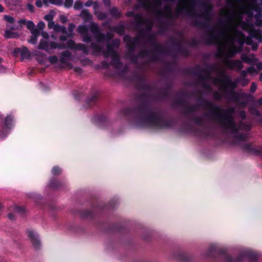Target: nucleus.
Returning <instances> with one entry per match:
<instances>
[{"mask_svg": "<svg viewBox=\"0 0 262 262\" xmlns=\"http://www.w3.org/2000/svg\"><path fill=\"white\" fill-rule=\"evenodd\" d=\"M234 8L228 13L227 20L237 22L236 31H241V29L248 33V37L243 34L244 42L251 46L253 50H256L258 44L252 39L262 42V31L256 28L262 26V9L256 5V0H236Z\"/></svg>", "mask_w": 262, "mask_h": 262, "instance_id": "1", "label": "nucleus"}, {"mask_svg": "<svg viewBox=\"0 0 262 262\" xmlns=\"http://www.w3.org/2000/svg\"><path fill=\"white\" fill-rule=\"evenodd\" d=\"M236 21L233 20L228 21L226 19L223 22L222 29L217 35L210 37V43L217 45L216 56L222 59L225 68L239 71L243 68L242 61L229 59L240 52L242 46L245 43L243 38V33L236 31Z\"/></svg>", "mask_w": 262, "mask_h": 262, "instance_id": "2", "label": "nucleus"}, {"mask_svg": "<svg viewBox=\"0 0 262 262\" xmlns=\"http://www.w3.org/2000/svg\"><path fill=\"white\" fill-rule=\"evenodd\" d=\"M89 28L98 43L104 41L106 42V50H104L103 46L97 43L91 42L90 48L93 50L92 54L94 55L97 53H102L106 58L111 57V61H102V66L105 69H107L110 67L115 68V39L112 40L113 34L109 32L106 34L102 33L98 25L93 21L90 23Z\"/></svg>", "mask_w": 262, "mask_h": 262, "instance_id": "3", "label": "nucleus"}, {"mask_svg": "<svg viewBox=\"0 0 262 262\" xmlns=\"http://www.w3.org/2000/svg\"><path fill=\"white\" fill-rule=\"evenodd\" d=\"M213 83L219 86L220 94L214 95L216 99H220L225 94L229 93V95L232 97L233 100L239 101L240 97H248L249 95L245 93L238 94L234 91L238 83L242 86L246 85L249 80L246 78H237L234 81L231 80L230 77L226 73V70L221 68L218 71L217 77L212 79Z\"/></svg>", "mask_w": 262, "mask_h": 262, "instance_id": "4", "label": "nucleus"}, {"mask_svg": "<svg viewBox=\"0 0 262 262\" xmlns=\"http://www.w3.org/2000/svg\"><path fill=\"white\" fill-rule=\"evenodd\" d=\"M234 112V107L224 110L218 106L214 105L211 107L210 113L213 119L217 121L224 128L232 134L240 130H249L250 127L249 125H245L243 123H240L238 125L235 124L232 117Z\"/></svg>", "mask_w": 262, "mask_h": 262, "instance_id": "5", "label": "nucleus"}, {"mask_svg": "<svg viewBox=\"0 0 262 262\" xmlns=\"http://www.w3.org/2000/svg\"><path fill=\"white\" fill-rule=\"evenodd\" d=\"M13 117L11 115H8L0 123V138H4L9 134V129H10L13 125Z\"/></svg>", "mask_w": 262, "mask_h": 262, "instance_id": "6", "label": "nucleus"}, {"mask_svg": "<svg viewBox=\"0 0 262 262\" xmlns=\"http://www.w3.org/2000/svg\"><path fill=\"white\" fill-rule=\"evenodd\" d=\"M92 121L98 125L104 128H107L112 124L107 115L104 113H100L95 115Z\"/></svg>", "mask_w": 262, "mask_h": 262, "instance_id": "7", "label": "nucleus"}, {"mask_svg": "<svg viewBox=\"0 0 262 262\" xmlns=\"http://www.w3.org/2000/svg\"><path fill=\"white\" fill-rule=\"evenodd\" d=\"M142 6L147 11L158 13L160 10V1L159 0H144Z\"/></svg>", "mask_w": 262, "mask_h": 262, "instance_id": "8", "label": "nucleus"}, {"mask_svg": "<svg viewBox=\"0 0 262 262\" xmlns=\"http://www.w3.org/2000/svg\"><path fill=\"white\" fill-rule=\"evenodd\" d=\"M95 15L99 20H105L101 24V26L103 27H106L110 29L112 31H115V27H111V26L112 19L108 17V14L107 13L99 11L96 12Z\"/></svg>", "mask_w": 262, "mask_h": 262, "instance_id": "9", "label": "nucleus"}, {"mask_svg": "<svg viewBox=\"0 0 262 262\" xmlns=\"http://www.w3.org/2000/svg\"><path fill=\"white\" fill-rule=\"evenodd\" d=\"M100 98V93L99 91L91 92L85 100L87 107H92L96 105Z\"/></svg>", "mask_w": 262, "mask_h": 262, "instance_id": "10", "label": "nucleus"}, {"mask_svg": "<svg viewBox=\"0 0 262 262\" xmlns=\"http://www.w3.org/2000/svg\"><path fill=\"white\" fill-rule=\"evenodd\" d=\"M28 237L31 241L33 247L36 250H39L41 246L40 241L38 235L32 229H28L27 231Z\"/></svg>", "mask_w": 262, "mask_h": 262, "instance_id": "11", "label": "nucleus"}, {"mask_svg": "<svg viewBox=\"0 0 262 262\" xmlns=\"http://www.w3.org/2000/svg\"><path fill=\"white\" fill-rule=\"evenodd\" d=\"M13 54L15 56H17L18 54H20L21 56L20 61H23L25 59H29L31 57V53L26 47H23L21 48H15Z\"/></svg>", "mask_w": 262, "mask_h": 262, "instance_id": "12", "label": "nucleus"}, {"mask_svg": "<svg viewBox=\"0 0 262 262\" xmlns=\"http://www.w3.org/2000/svg\"><path fill=\"white\" fill-rule=\"evenodd\" d=\"M241 59L242 61L252 65H254L257 61L254 54L247 55L243 54L241 56Z\"/></svg>", "mask_w": 262, "mask_h": 262, "instance_id": "13", "label": "nucleus"}, {"mask_svg": "<svg viewBox=\"0 0 262 262\" xmlns=\"http://www.w3.org/2000/svg\"><path fill=\"white\" fill-rule=\"evenodd\" d=\"M72 53L70 51L68 50L63 51L60 54L59 61L63 64H67L68 61L70 59Z\"/></svg>", "mask_w": 262, "mask_h": 262, "instance_id": "14", "label": "nucleus"}, {"mask_svg": "<svg viewBox=\"0 0 262 262\" xmlns=\"http://www.w3.org/2000/svg\"><path fill=\"white\" fill-rule=\"evenodd\" d=\"M79 16L81 18H82L84 22H85V23L90 21L91 20H92V17H93L92 15L90 13L89 10L86 9H83L81 11V12L79 15Z\"/></svg>", "mask_w": 262, "mask_h": 262, "instance_id": "15", "label": "nucleus"}, {"mask_svg": "<svg viewBox=\"0 0 262 262\" xmlns=\"http://www.w3.org/2000/svg\"><path fill=\"white\" fill-rule=\"evenodd\" d=\"M62 186L61 183L55 178H52L49 182V187L52 189H57Z\"/></svg>", "mask_w": 262, "mask_h": 262, "instance_id": "16", "label": "nucleus"}, {"mask_svg": "<svg viewBox=\"0 0 262 262\" xmlns=\"http://www.w3.org/2000/svg\"><path fill=\"white\" fill-rule=\"evenodd\" d=\"M4 36L6 39L17 38L19 37V35L17 32H15L10 30H6L5 31Z\"/></svg>", "mask_w": 262, "mask_h": 262, "instance_id": "17", "label": "nucleus"}, {"mask_svg": "<svg viewBox=\"0 0 262 262\" xmlns=\"http://www.w3.org/2000/svg\"><path fill=\"white\" fill-rule=\"evenodd\" d=\"M124 39L126 41H128V46L130 49H133L136 46L138 41V37L131 38L129 36H125Z\"/></svg>", "mask_w": 262, "mask_h": 262, "instance_id": "18", "label": "nucleus"}, {"mask_svg": "<svg viewBox=\"0 0 262 262\" xmlns=\"http://www.w3.org/2000/svg\"><path fill=\"white\" fill-rule=\"evenodd\" d=\"M80 216L84 219H92L94 216V214L91 210H85L80 212Z\"/></svg>", "mask_w": 262, "mask_h": 262, "instance_id": "19", "label": "nucleus"}, {"mask_svg": "<svg viewBox=\"0 0 262 262\" xmlns=\"http://www.w3.org/2000/svg\"><path fill=\"white\" fill-rule=\"evenodd\" d=\"M49 45L48 41L41 39L38 46V49L39 50H45L46 52H49Z\"/></svg>", "mask_w": 262, "mask_h": 262, "instance_id": "20", "label": "nucleus"}, {"mask_svg": "<svg viewBox=\"0 0 262 262\" xmlns=\"http://www.w3.org/2000/svg\"><path fill=\"white\" fill-rule=\"evenodd\" d=\"M182 3L183 4V8H181L180 3L179 4L177 8V11L178 13L180 12L181 9H188L189 5L191 3V2L189 0H182Z\"/></svg>", "mask_w": 262, "mask_h": 262, "instance_id": "21", "label": "nucleus"}, {"mask_svg": "<svg viewBox=\"0 0 262 262\" xmlns=\"http://www.w3.org/2000/svg\"><path fill=\"white\" fill-rule=\"evenodd\" d=\"M76 50L82 51L85 55H88L89 53L88 47L82 43H78L76 45Z\"/></svg>", "mask_w": 262, "mask_h": 262, "instance_id": "22", "label": "nucleus"}, {"mask_svg": "<svg viewBox=\"0 0 262 262\" xmlns=\"http://www.w3.org/2000/svg\"><path fill=\"white\" fill-rule=\"evenodd\" d=\"M51 172L53 175L58 176L61 173L62 169L58 166H55L52 168Z\"/></svg>", "mask_w": 262, "mask_h": 262, "instance_id": "23", "label": "nucleus"}, {"mask_svg": "<svg viewBox=\"0 0 262 262\" xmlns=\"http://www.w3.org/2000/svg\"><path fill=\"white\" fill-rule=\"evenodd\" d=\"M78 31L79 34L84 35L88 33V28L85 26L81 25L78 27Z\"/></svg>", "mask_w": 262, "mask_h": 262, "instance_id": "24", "label": "nucleus"}, {"mask_svg": "<svg viewBox=\"0 0 262 262\" xmlns=\"http://www.w3.org/2000/svg\"><path fill=\"white\" fill-rule=\"evenodd\" d=\"M67 48H69L70 49H76V44L72 39L69 40L66 43Z\"/></svg>", "mask_w": 262, "mask_h": 262, "instance_id": "25", "label": "nucleus"}, {"mask_svg": "<svg viewBox=\"0 0 262 262\" xmlns=\"http://www.w3.org/2000/svg\"><path fill=\"white\" fill-rule=\"evenodd\" d=\"M4 19L7 22L13 25L14 23L15 19L13 17L9 15H5L4 16Z\"/></svg>", "mask_w": 262, "mask_h": 262, "instance_id": "26", "label": "nucleus"}, {"mask_svg": "<svg viewBox=\"0 0 262 262\" xmlns=\"http://www.w3.org/2000/svg\"><path fill=\"white\" fill-rule=\"evenodd\" d=\"M83 2L80 1H76L74 5V9L75 10H80L83 7Z\"/></svg>", "mask_w": 262, "mask_h": 262, "instance_id": "27", "label": "nucleus"}, {"mask_svg": "<svg viewBox=\"0 0 262 262\" xmlns=\"http://www.w3.org/2000/svg\"><path fill=\"white\" fill-rule=\"evenodd\" d=\"M53 12V11H51L49 14L45 16L44 19L48 21H52L54 16Z\"/></svg>", "mask_w": 262, "mask_h": 262, "instance_id": "28", "label": "nucleus"}, {"mask_svg": "<svg viewBox=\"0 0 262 262\" xmlns=\"http://www.w3.org/2000/svg\"><path fill=\"white\" fill-rule=\"evenodd\" d=\"M149 120L154 123H159L160 121V118L155 114H152L150 117Z\"/></svg>", "mask_w": 262, "mask_h": 262, "instance_id": "29", "label": "nucleus"}, {"mask_svg": "<svg viewBox=\"0 0 262 262\" xmlns=\"http://www.w3.org/2000/svg\"><path fill=\"white\" fill-rule=\"evenodd\" d=\"M48 60H49V61L51 64H53L57 63V61H58V57L55 55H52V56H49Z\"/></svg>", "mask_w": 262, "mask_h": 262, "instance_id": "30", "label": "nucleus"}, {"mask_svg": "<svg viewBox=\"0 0 262 262\" xmlns=\"http://www.w3.org/2000/svg\"><path fill=\"white\" fill-rule=\"evenodd\" d=\"M93 8L94 9V13L95 14L96 12H98L100 11L99 9L100 8V5L97 1H95L93 3Z\"/></svg>", "mask_w": 262, "mask_h": 262, "instance_id": "31", "label": "nucleus"}, {"mask_svg": "<svg viewBox=\"0 0 262 262\" xmlns=\"http://www.w3.org/2000/svg\"><path fill=\"white\" fill-rule=\"evenodd\" d=\"M26 27L27 28V29L28 30H29L30 31L32 30L33 28H35V24L34 23L31 21V20H29V21H27V23H26Z\"/></svg>", "mask_w": 262, "mask_h": 262, "instance_id": "32", "label": "nucleus"}, {"mask_svg": "<svg viewBox=\"0 0 262 262\" xmlns=\"http://www.w3.org/2000/svg\"><path fill=\"white\" fill-rule=\"evenodd\" d=\"M74 97L76 100H80L82 98V96H83V94L81 92H79L78 91H75L73 93Z\"/></svg>", "mask_w": 262, "mask_h": 262, "instance_id": "33", "label": "nucleus"}, {"mask_svg": "<svg viewBox=\"0 0 262 262\" xmlns=\"http://www.w3.org/2000/svg\"><path fill=\"white\" fill-rule=\"evenodd\" d=\"M82 40L84 42L88 43L91 41L92 38L89 34H88V33H86L85 34H84V35L83 36Z\"/></svg>", "mask_w": 262, "mask_h": 262, "instance_id": "34", "label": "nucleus"}, {"mask_svg": "<svg viewBox=\"0 0 262 262\" xmlns=\"http://www.w3.org/2000/svg\"><path fill=\"white\" fill-rule=\"evenodd\" d=\"M14 211L17 213H23L25 212V209L24 207L22 206H16L14 208Z\"/></svg>", "mask_w": 262, "mask_h": 262, "instance_id": "35", "label": "nucleus"}, {"mask_svg": "<svg viewBox=\"0 0 262 262\" xmlns=\"http://www.w3.org/2000/svg\"><path fill=\"white\" fill-rule=\"evenodd\" d=\"M73 4V0H65L64 6L67 8H70Z\"/></svg>", "mask_w": 262, "mask_h": 262, "instance_id": "36", "label": "nucleus"}, {"mask_svg": "<svg viewBox=\"0 0 262 262\" xmlns=\"http://www.w3.org/2000/svg\"><path fill=\"white\" fill-rule=\"evenodd\" d=\"M50 4L57 6H61L63 4V0H51Z\"/></svg>", "mask_w": 262, "mask_h": 262, "instance_id": "37", "label": "nucleus"}, {"mask_svg": "<svg viewBox=\"0 0 262 262\" xmlns=\"http://www.w3.org/2000/svg\"><path fill=\"white\" fill-rule=\"evenodd\" d=\"M30 31L32 36H34L38 37V36L40 34V31L38 29L35 28H33L32 30H30Z\"/></svg>", "mask_w": 262, "mask_h": 262, "instance_id": "38", "label": "nucleus"}, {"mask_svg": "<svg viewBox=\"0 0 262 262\" xmlns=\"http://www.w3.org/2000/svg\"><path fill=\"white\" fill-rule=\"evenodd\" d=\"M247 72L248 73H250L251 74H257V72L256 71V69L253 67H250L247 68Z\"/></svg>", "mask_w": 262, "mask_h": 262, "instance_id": "39", "label": "nucleus"}, {"mask_svg": "<svg viewBox=\"0 0 262 262\" xmlns=\"http://www.w3.org/2000/svg\"><path fill=\"white\" fill-rule=\"evenodd\" d=\"M27 22V20L25 19H20L18 21V24H19V26L20 28H22L23 26L26 25V23Z\"/></svg>", "mask_w": 262, "mask_h": 262, "instance_id": "40", "label": "nucleus"}, {"mask_svg": "<svg viewBox=\"0 0 262 262\" xmlns=\"http://www.w3.org/2000/svg\"><path fill=\"white\" fill-rule=\"evenodd\" d=\"M105 75L108 77H114L115 76V71H110L108 70H107L105 73Z\"/></svg>", "mask_w": 262, "mask_h": 262, "instance_id": "41", "label": "nucleus"}, {"mask_svg": "<svg viewBox=\"0 0 262 262\" xmlns=\"http://www.w3.org/2000/svg\"><path fill=\"white\" fill-rule=\"evenodd\" d=\"M37 39V37L34 36H31L29 42L31 43L32 44L35 45L36 43Z\"/></svg>", "mask_w": 262, "mask_h": 262, "instance_id": "42", "label": "nucleus"}, {"mask_svg": "<svg viewBox=\"0 0 262 262\" xmlns=\"http://www.w3.org/2000/svg\"><path fill=\"white\" fill-rule=\"evenodd\" d=\"M45 23L42 21H39L38 24H37V27H38V29L40 31V30H43V28H45Z\"/></svg>", "mask_w": 262, "mask_h": 262, "instance_id": "43", "label": "nucleus"}, {"mask_svg": "<svg viewBox=\"0 0 262 262\" xmlns=\"http://www.w3.org/2000/svg\"><path fill=\"white\" fill-rule=\"evenodd\" d=\"M57 43L55 41H52L50 43V48L51 49H55L57 48Z\"/></svg>", "mask_w": 262, "mask_h": 262, "instance_id": "44", "label": "nucleus"}, {"mask_svg": "<svg viewBox=\"0 0 262 262\" xmlns=\"http://www.w3.org/2000/svg\"><path fill=\"white\" fill-rule=\"evenodd\" d=\"M103 3L106 8H110L111 7V0H103Z\"/></svg>", "mask_w": 262, "mask_h": 262, "instance_id": "45", "label": "nucleus"}, {"mask_svg": "<svg viewBox=\"0 0 262 262\" xmlns=\"http://www.w3.org/2000/svg\"><path fill=\"white\" fill-rule=\"evenodd\" d=\"M257 89V85L255 84V83L253 82L251 84V87H250V91L251 92L254 93Z\"/></svg>", "mask_w": 262, "mask_h": 262, "instance_id": "46", "label": "nucleus"}, {"mask_svg": "<svg viewBox=\"0 0 262 262\" xmlns=\"http://www.w3.org/2000/svg\"><path fill=\"white\" fill-rule=\"evenodd\" d=\"M94 2L93 0H88L84 4V5L85 7H90L93 5Z\"/></svg>", "mask_w": 262, "mask_h": 262, "instance_id": "47", "label": "nucleus"}, {"mask_svg": "<svg viewBox=\"0 0 262 262\" xmlns=\"http://www.w3.org/2000/svg\"><path fill=\"white\" fill-rule=\"evenodd\" d=\"M27 7L28 9L30 12H33L34 11V7L33 5H32L31 4H30V3L27 4Z\"/></svg>", "mask_w": 262, "mask_h": 262, "instance_id": "48", "label": "nucleus"}, {"mask_svg": "<svg viewBox=\"0 0 262 262\" xmlns=\"http://www.w3.org/2000/svg\"><path fill=\"white\" fill-rule=\"evenodd\" d=\"M57 48L59 49H64L67 48L66 45L63 43H57Z\"/></svg>", "mask_w": 262, "mask_h": 262, "instance_id": "49", "label": "nucleus"}, {"mask_svg": "<svg viewBox=\"0 0 262 262\" xmlns=\"http://www.w3.org/2000/svg\"><path fill=\"white\" fill-rule=\"evenodd\" d=\"M60 20L62 23L64 24L67 21V18L64 15H61L60 16Z\"/></svg>", "mask_w": 262, "mask_h": 262, "instance_id": "50", "label": "nucleus"}, {"mask_svg": "<svg viewBox=\"0 0 262 262\" xmlns=\"http://www.w3.org/2000/svg\"><path fill=\"white\" fill-rule=\"evenodd\" d=\"M250 112L252 114H254L255 115L258 116V115H259V112L258 111H257V110H256L255 109H254V108H253L252 107L250 108Z\"/></svg>", "mask_w": 262, "mask_h": 262, "instance_id": "51", "label": "nucleus"}, {"mask_svg": "<svg viewBox=\"0 0 262 262\" xmlns=\"http://www.w3.org/2000/svg\"><path fill=\"white\" fill-rule=\"evenodd\" d=\"M42 3L41 0H37L35 2L36 6L38 8H40L42 6Z\"/></svg>", "mask_w": 262, "mask_h": 262, "instance_id": "52", "label": "nucleus"}, {"mask_svg": "<svg viewBox=\"0 0 262 262\" xmlns=\"http://www.w3.org/2000/svg\"><path fill=\"white\" fill-rule=\"evenodd\" d=\"M247 73H248L247 70L246 71V70L242 71L241 72V78H246Z\"/></svg>", "mask_w": 262, "mask_h": 262, "instance_id": "53", "label": "nucleus"}, {"mask_svg": "<svg viewBox=\"0 0 262 262\" xmlns=\"http://www.w3.org/2000/svg\"><path fill=\"white\" fill-rule=\"evenodd\" d=\"M7 27L9 28V30H10L12 31L13 30H18L19 29L18 26H15L14 25L12 26H7Z\"/></svg>", "mask_w": 262, "mask_h": 262, "instance_id": "54", "label": "nucleus"}, {"mask_svg": "<svg viewBox=\"0 0 262 262\" xmlns=\"http://www.w3.org/2000/svg\"><path fill=\"white\" fill-rule=\"evenodd\" d=\"M110 13L112 17H115V7H112L110 9Z\"/></svg>", "mask_w": 262, "mask_h": 262, "instance_id": "55", "label": "nucleus"}, {"mask_svg": "<svg viewBox=\"0 0 262 262\" xmlns=\"http://www.w3.org/2000/svg\"><path fill=\"white\" fill-rule=\"evenodd\" d=\"M256 68L258 71L262 70V62H259L256 64Z\"/></svg>", "mask_w": 262, "mask_h": 262, "instance_id": "56", "label": "nucleus"}, {"mask_svg": "<svg viewBox=\"0 0 262 262\" xmlns=\"http://www.w3.org/2000/svg\"><path fill=\"white\" fill-rule=\"evenodd\" d=\"M75 26L74 24L71 23L70 24L68 27V29L70 31H72L74 28H75Z\"/></svg>", "mask_w": 262, "mask_h": 262, "instance_id": "57", "label": "nucleus"}, {"mask_svg": "<svg viewBox=\"0 0 262 262\" xmlns=\"http://www.w3.org/2000/svg\"><path fill=\"white\" fill-rule=\"evenodd\" d=\"M247 138V135H239L238 137V139L241 140H244Z\"/></svg>", "mask_w": 262, "mask_h": 262, "instance_id": "58", "label": "nucleus"}, {"mask_svg": "<svg viewBox=\"0 0 262 262\" xmlns=\"http://www.w3.org/2000/svg\"><path fill=\"white\" fill-rule=\"evenodd\" d=\"M59 39L61 41H66L67 40V37L66 36H65V35H61L59 37Z\"/></svg>", "mask_w": 262, "mask_h": 262, "instance_id": "59", "label": "nucleus"}, {"mask_svg": "<svg viewBox=\"0 0 262 262\" xmlns=\"http://www.w3.org/2000/svg\"><path fill=\"white\" fill-rule=\"evenodd\" d=\"M9 219L11 220L14 219V215L13 213H9L8 215Z\"/></svg>", "mask_w": 262, "mask_h": 262, "instance_id": "60", "label": "nucleus"}, {"mask_svg": "<svg viewBox=\"0 0 262 262\" xmlns=\"http://www.w3.org/2000/svg\"><path fill=\"white\" fill-rule=\"evenodd\" d=\"M51 0H43L42 3L43 4L46 6L48 7L49 5V4H50Z\"/></svg>", "mask_w": 262, "mask_h": 262, "instance_id": "61", "label": "nucleus"}, {"mask_svg": "<svg viewBox=\"0 0 262 262\" xmlns=\"http://www.w3.org/2000/svg\"><path fill=\"white\" fill-rule=\"evenodd\" d=\"M54 25V22L53 20L49 21L48 27L49 28H52Z\"/></svg>", "mask_w": 262, "mask_h": 262, "instance_id": "62", "label": "nucleus"}, {"mask_svg": "<svg viewBox=\"0 0 262 262\" xmlns=\"http://www.w3.org/2000/svg\"><path fill=\"white\" fill-rule=\"evenodd\" d=\"M41 34H42V37L43 38H46V39L49 38V35H48V34L47 33H46V32H42Z\"/></svg>", "mask_w": 262, "mask_h": 262, "instance_id": "63", "label": "nucleus"}, {"mask_svg": "<svg viewBox=\"0 0 262 262\" xmlns=\"http://www.w3.org/2000/svg\"><path fill=\"white\" fill-rule=\"evenodd\" d=\"M82 62H84L86 63H90L91 62V61L89 58H85L82 61Z\"/></svg>", "mask_w": 262, "mask_h": 262, "instance_id": "64", "label": "nucleus"}]
</instances>
